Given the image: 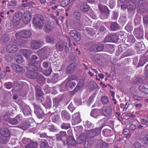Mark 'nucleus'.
Segmentation results:
<instances>
[{
    "label": "nucleus",
    "mask_w": 148,
    "mask_h": 148,
    "mask_svg": "<svg viewBox=\"0 0 148 148\" xmlns=\"http://www.w3.org/2000/svg\"><path fill=\"white\" fill-rule=\"evenodd\" d=\"M32 21L35 27L40 28L44 24V19L43 16L40 14H38L34 16Z\"/></svg>",
    "instance_id": "nucleus-1"
},
{
    "label": "nucleus",
    "mask_w": 148,
    "mask_h": 148,
    "mask_svg": "<svg viewBox=\"0 0 148 148\" xmlns=\"http://www.w3.org/2000/svg\"><path fill=\"white\" fill-rule=\"evenodd\" d=\"M70 42V40L64 42H63L61 41H59L56 44V48L58 50L62 51L64 46L66 50H69V47H70L71 44Z\"/></svg>",
    "instance_id": "nucleus-2"
},
{
    "label": "nucleus",
    "mask_w": 148,
    "mask_h": 148,
    "mask_svg": "<svg viewBox=\"0 0 148 148\" xmlns=\"http://www.w3.org/2000/svg\"><path fill=\"white\" fill-rule=\"evenodd\" d=\"M40 65L38 62L31 61L27 64L26 68L27 70L36 71L40 69Z\"/></svg>",
    "instance_id": "nucleus-3"
},
{
    "label": "nucleus",
    "mask_w": 148,
    "mask_h": 148,
    "mask_svg": "<svg viewBox=\"0 0 148 148\" xmlns=\"http://www.w3.org/2000/svg\"><path fill=\"white\" fill-rule=\"evenodd\" d=\"M36 99L39 102H42L44 100L42 97L44 94L41 88L39 86H36L35 88Z\"/></svg>",
    "instance_id": "nucleus-4"
},
{
    "label": "nucleus",
    "mask_w": 148,
    "mask_h": 148,
    "mask_svg": "<svg viewBox=\"0 0 148 148\" xmlns=\"http://www.w3.org/2000/svg\"><path fill=\"white\" fill-rule=\"evenodd\" d=\"M104 126V125L102 124L99 127L90 130L89 132V136L90 138H93L98 134L100 133L101 130Z\"/></svg>",
    "instance_id": "nucleus-5"
},
{
    "label": "nucleus",
    "mask_w": 148,
    "mask_h": 148,
    "mask_svg": "<svg viewBox=\"0 0 148 148\" xmlns=\"http://www.w3.org/2000/svg\"><path fill=\"white\" fill-rule=\"evenodd\" d=\"M22 116L21 115H17L14 118H11V120H9V123L12 125H16L22 121Z\"/></svg>",
    "instance_id": "nucleus-6"
},
{
    "label": "nucleus",
    "mask_w": 148,
    "mask_h": 148,
    "mask_svg": "<svg viewBox=\"0 0 148 148\" xmlns=\"http://www.w3.org/2000/svg\"><path fill=\"white\" fill-rule=\"evenodd\" d=\"M134 33L136 38L138 39L142 38L143 36V27L140 26L137 28L135 29Z\"/></svg>",
    "instance_id": "nucleus-7"
},
{
    "label": "nucleus",
    "mask_w": 148,
    "mask_h": 148,
    "mask_svg": "<svg viewBox=\"0 0 148 148\" xmlns=\"http://www.w3.org/2000/svg\"><path fill=\"white\" fill-rule=\"evenodd\" d=\"M81 121V119L79 113H75L72 116L71 122L73 125H76L80 123Z\"/></svg>",
    "instance_id": "nucleus-8"
},
{
    "label": "nucleus",
    "mask_w": 148,
    "mask_h": 148,
    "mask_svg": "<svg viewBox=\"0 0 148 148\" xmlns=\"http://www.w3.org/2000/svg\"><path fill=\"white\" fill-rule=\"evenodd\" d=\"M20 37L25 38H30L32 35L30 31L28 29H25L19 31Z\"/></svg>",
    "instance_id": "nucleus-9"
},
{
    "label": "nucleus",
    "mask_w": 148,
    "mask_h": 148,
    "mask_svg": "<svg viewBox=\"0 0 148 148\" xmlns=\"http://www.w3.org/2000/svg\"><path fill=\"white\" fill-rule=\"evenodd\" d=\"M18 47L14 44H9L7 45L6 47V50L7 52L14 53L16 52L18 50Z\"/></svg>",
    "instance_id": "nucleus-10"
},
{
    "label": "nucleus",
    "mask_w": 148,
    "mask_h": 148,
    "mask_svg": "<svg viewBox=\"0 0 148 148\" xmlns=\"http://www.w3.org/2000/svg\"><path fill=\"white\" fill-rule=\"evenodd\" d=\"M70 35L73 37L76 41H79L81 39V36L76 30H71L70 32Z\"/></svg>",
    "instance_id": "nucleus-11"
},
{
    "label": "nucleus",
    "mask_w": 148,
    "mask_h": 148,
    "mask_svg": "<svg viewBox=\"0 0 148 148\" xmlns=\"http://www.w3.org/2000/svg\"><path fill=\"white\" fill-rule=\"evenodd\" d=\"M12 67L16 73L23 74L25 72V69L22 67L18 64H12Z\"/></svg>",
    "instance_id": "nucleus-12"
},
{
    "label": "nucleus",
    "mask_w": 148,
    "mask_h": 148,
    "mask_svg": "<svg viewBox=\"0 0 148 148\" xmlns=\"http://www.w3.org/2000/svg\"><path fill=\"white\" fill-rule=\"evenodd\" d=\"M66 141L67 144L69 146H74L77 144L75 138L71 136H68Z\"/></svg>",
    "instance_id": "nucleus-13"
},
{
    "label": "nucleus",
    "mask_w": 148,
    "mask_h": 148,
    "mask_svg": "<svg viewBox=\"0 0 148 148\" xmlns=\"http://www.w3.org/2000/svg\"><path fill=\"white\" fill-rule=\"evenodd\" d=\"M22 18L23 23L25 24H27L32 18L31 13L29 12L25 13Z\"/></svg>",
    "instance_id": "nucleus-14"
},
{
    "label": "nucleus",
    "mask_w": 148,
    "mask_h": 148,
    "mask_svg": "<svg viewBox=\"0 0 148 148\" xmlns=\"http://www.w3.org/2000/svg\"><path fill=\"white\" fill-rule=\"evenodd\" d=\"M28 70V71L25 74V76L26 77L31 79H34L36 77L38 74L37 73L33 71Z\"/></svg>",
    "instance_id": "nucleus-15"
},
{
    "label": "nucleus",
    "mask_w": 148,
    "mask_h": 148,
    "mask_svg": "<svg viewBox=\"0 0 148 148\" xmlns=\"http://www.w3.org/2000/svg\"><path fill=\"white\" fill-rule=\"evenodd\" d=\"M62 118L63 120H69L71 119V116L65 110L62 111L61 112Z\"/></svg>",
    "instance_id": "nucleus-16"
},
{
    "label": "nucleus",
    "mask_w": 148,
    "mask_h": 148,
    "mask_svg": "<svg viewBox=\"0 0 148 148\" xmlns=\"http://www.w3.org/2000/svg\"><path fill=\"white\" fill-rule=\"evenodd\" d=\"M76 67L75 64L72 63L69 65L66 69V73L67 74L72 73L76 69Z\"/></svg>",
    "instance_id": "nucleus-17"
},
{
    "label": "nucleus",
    "mask_w": 148,
    "mask_h": 148,
    "mask_svg": "<svg viewBox=\"0 0 148 148\" xmlns=\"http://www.w3.org/2000/svg\"><path fill=\"white\" fill-rule=\"evenodd\" d=\"M66 132L61 131L59 133L56 135V140L58 141H62L63 137L66 136Z\"/></svg>",
    "instance_id": "nucleus-18"
},
{
    "label": "nucleus",
    "mask_w": 148,
    "mask_h": 148,
    "mask_svg": "<svg viewBox=\"0 0 148 148\" xmlns=\"http://www.w3.org/2000/svg\"><path fill=\"white\" fill-rule=\"evenodd\" d=\"M126 5L127 8L129 10H134L136 7V4L133 1H129Z\"/></svg>",
    "instance_id": "nucleus-19"
},
{
    "label": "nucleus",
    "mask_w": 148,
    "mask_h": 148,
    "mask_svg": "<svg viewBox=\"0 0 148 148\" xmlns=\"http://www.w3.org/2000/svg\"><path fill=\"white\" fill-rule=\"evenodd\" d=\"M1 134L3 137H8L10 136L9 130L6 128H2L0 130Z\"/></svg>",
    "instance_id": "nucleus-20"
},
{
    "label": "nucleus",
    "mask_w": 148,
    "mask_h": 148,
    "mask_svg": "<svg viewBox=\"0 0 148 148\" xmlns=\"http://www.w3.org/2000/svg\"><path fill=\"white\" fill-rule=\"evenodd\" d=\"M40 148H49V144L46 140L42 139L40 142Z\"/></svg>",
    "instance_id": "nucleus-21"
},
{
    "label": "nucleus",
    "mask_w": 148,
    "mask_h": 148,
    "mask_svg": "<svg viewBox=\"0 0 148 148\" xmlns=\"http://www.w3.org/2000/svg\"><path fill=\"white\" fill-rule=\"evenodd\" d=\"M14 57L16 62L18 64H22L24 61L23 57L18 54H16Z\"/></svg>",
    "instance_id": "nucleus-22"
},
{
    "label": "nucleus",
    "mask_w": 148,
    "mask_h": 148,
    "mask_svg": "<svg viewBox=\"0 0 148 148\" xmlns=\"http://www.w3.org/2000/svg\"><path fill=\"white\" fill-rule=\"evenodd\" d=\"M80 8L82 12H86L89 10L90 7L86 3L84 2L81 5Z\"/></svg>",
    "instance_id": "nucleus-23"
},
{
    "label": "nucleus",
    "mask_w": 148,
    "mask_h": 148,
    "mask_svg": "<svg viewBox=\"0 0 148 148\" xmlns=\"http://www.w3.org/2000/svg\"><path fill=\"white\" fill-rule=\"evenodd\" d=\"M35 113L39 118H42L45 115L42 110L40 108L36 110L35 111Z\"/></svg>",
    "instance_id": "nucleus-24"
},
{
    "label": "nucleus",
    "mask_w": 148,
    "mask_h": 148,
    "mask_svg": "<svg viewBox=\"0 0 148 148\" xmlns=\"http://www.w3.org/2000/svg\"><path fill=\"white\" fill-rule=\"evenodd\" d=\"M30 109L28 106H24L22 109V111L24 115L26 116H29L31 115Z\"/></svg>",
    "instance_id": "nucleus-25"
},
{
    "label": "nucleus",
    "mask_w": 148,
    "mask_h": 148,
    "mask_svg": "<svg viewBox=\"0 0 148 148\" xmlns=\"http://www.w3.org/2000/svg\"><path fill=\"white\" fill-rule=\"evenodd\" d=\"M20 52L26 58L29 57L32 53V51L29 49H21L20 50Z\"/></svg>",
    "instance_id": "nucleus-26"
},
{
    "label": "nucleus",
    "mask_w": 148,
    "mask_h": 148,
    "mask_svg": "<svg viewBox=\"0 0 148 148\" xmlns=\"http://www.w3.org/2000/svg\"><path fill=\"white\" fill-rule=\"evenodd\" d=\"M32 48L34 49H38L40 47V42L37 40H34L31 44Z\"/></svg>",
    "instance_id": "nucleus-27"
},
{
    "label": "nucleus",
    "mask_w": 148,
    "mask_h": 148,
    "mask_svg": "<svg viewBox=\"0 0 148 148\" xmlns=\"http://www.w3.org/2000/svg\"><path fill=\"white\" fill-rule=\"evenodd\" d=\"M46 41L49 43L53 44L55 43L54 38L51 36H47L45 37Z\"/></svg>",
    "instance_id": "nucleus-28"
},
{
    "label": "nucleus",
    "mask_w": 148,
    "mask_h": 148,
    "mask_svg": "<svg viewBox=\"0 0 148 148\" xmlns=\"http://www.w3.org/2000/svg\"><path fill=\"white\" fill-rule=\"evenodd\" d=\"M82 21L83 23L86 26L89 25L91 22L90 20L85 15L83 16Z\"/></svg>",
    "instance_id": "nucleus-29"
},
{
    "label": "nucleus",
    "mask_w": 148,
    "mask_h": 148,
    "mask_svg": "<svg viewBox=\"0 0 148 148\" xmlns=\"http://www.w3.org/2000/svg\"><path fill=\"white\" fill-rule=\"evenodd\" d=\"M99 7L101 13L109 12V10L107 7L105 5H100L99 6Z\"/></svg>",
    "instance_id": "nucleus-30"
},
{
    "label": "nucleus",
    "mask_w": 148,
    "mask_h": 148,
    "mask_svg": "<svg viewBox=\"0 0 148 148\" xmlns=\"http://www.w3.org/2000/svg\"><path fill=\"white\" fill-rule=\"evenodd\" d=\"M38 143L37 142H34L31 140V142L29 145L25 146V148H34L37 146Z\"/></svg>",
    "instance_id": "nucleus-31"
},
{
    "label": "nucleus",
    "mask_w": 148,
    "mask_h": 148,
    "mask_svg": "<svg viewBox=\"0 0 148 148\" xmlns=\"http://www.w3.org/2000/svg\"><path fill=\"white\" fill-rule=\"evenodd\" d=\"M110 28L112 31L118 30L119 29V25L116 22H113L110 25Z\"/></svg>",
    "instance_id": "nucleus-32"
},
{
    "label": "nucleus",
    "mask_w": 148,
    "mask_h": 148,
    "mask_svg": "<svg viewBox=\"0 0 148 148\" xmlns=\"http://www.w3.org/2000/svg\"><path fill=\"white\" fill-rule=\"evenodd\" d=\"M86 139L85 137L84 134H80L77 139V142L79 143H83Z\"/></svg>",
    "instance_id": "nucleus-33"
},
{
    "label": "nucleus",
    "mask_w": 148,
    "mask_h": 148,
    "mask_svg": "<svg viewBox=\"0 0 148 148\" xmlns=\"http://www.w3.org/2000/svg\"><path fill=\"white\" fill-rule=\"evenodd\" d=\"M122 134L124 135H127L125 136L126 138H130L131 136V134L130 132V130L127 128H125L123 129Z\"/></svg>",
    "instance_id": "nucleus-34"
},
{
    "label": "nucleus",
    "mask_w": 148,
    "mask_h": 148,
    "mask_svg": "<svg viewBox=\"0 0 148 148\" xmlns=\"http://www.w3.org/2000/svg\"><path fill=\"white\" fill-rule=\"evenodd\" d=\"M45 28L46 32L49 33L52 30L53 27L50 24L48 23L46 24Z\"/></svg>",
    "instance_id": "nucleus-35"
},
{
    "label": "nucleus",
    "mask_w": 148,
    "mask_h": 148,
    "mask_svg": "<svg viewBox=\"0 0 148 148\" xmlns=\"http://www.w3.org/2000/svg\"><path fill=\"white\" fill-rule=\"evenodd\" d=\"M3 116L4 120L7 121L9 123V120H11V119H10V116L9 113L7 112L4 111L3 112Z\"/></svg>",
    "instance_id": "nucleus-36"
},
{
    "label": "nucleus",
    "mask_w": 148,
    "mask_h": 148,
    "mask_svg": "<svg viewBox=\"0 0 148 148\" xmlns=\"http://www.w3.org/2000/svg\"><path fill=\"white\" fill-rule=\"evenodd\" d=\"M74 18L77 20H80L81 18V14L77 10H75L73 13Z\"/></svg>",
    "instance_id": "nucleus-37"
},
{
    "label": "nucleus",
    "mask_w": 148,
    "mask_h": 148,
    "mask_svg": "<svg viewBox=\"0 0 148 148\" xmlns=\"http://www.w3.org/2000/svg\"><path fill=\"white\" fill-rule=\"evenodd\" d=\"M93 141L92 140H89L86 142L84 145V148H89L91 147L93 144Z\"/></svg>",
    "instance_id": "nucleus-38"
},
{
    "label": "nucleus",
    "mask_w": 148,
    "mask_h": 148,
    "mask_svg": "<svg viewBox=\"0 0 148 148\" xmlns=\"http://www.w3.org/2000/svg\"><path fill=\"white\" fill-rule=\"evenodd\" d=\"M9 140L8 137L2 136L0 138V142L3 144H6L8 143Z\"/></svg>",
    "instance_id": "nucleus-39"
},
{
    "label": "nucleus",
    "mask_w": 148,
    "mask_h": 148,
    "mask_svg": "<svg viewBox=\"0 0 148 148\" xmlns=\"http://www.w3.org/2000/svg\"><path fill=\"white\" fill-rule=\"evenodd\" d=\"M23 16V14L22 12L21 11H18L15 13L13 17L21 20Z\"/></svg>",
    "instance_id": "nucleus-40"
},
{
    "label": "nucleus",
    "mask_w": 148,
    "mask_h": 148,
    "mask_svg": "<svg viewBox=\"0 0 148 148\" xmlns=\"http://www.w3.org/2000/svg\"><path fill=\"white\" fill-rule=\"evenodd\" d=\"M98 114V110L96 109H94L90 112V116L93 117H96Z\"/></svg>",
    "instance_id": "nucleus-41"
},
{
    "label": "nucleus",
    "mask_w": 148,
    "mask_h": 148,
    "mask_svg": "<svg viewBox=\"0 0 148 148\" xmlns=\"http://www.w3.org/2000/svg\"><path fill=\"white\" fill-rule=\"evenodd\" d=\"M60 127L62 129L67 130L71 127V125L69 123H63Z\"/></svg>",
    "instance_id": "nucleus-42"
},
{
    "label": "nucleus",
    "mask_w": 148,
    "mask_h": 148,
    "mask_svg": "<svg viewBox=\"0 0 148 148\" xmlns=\"http://www.w3.org/2000/svg\"><path fill=\"white\" fill-rule=\"evenodd\" d=\"M109 14V12L101 13L100 16V18L102 19H107L108 18Z\"/></svg>",
    "instance_id": "nucleus-43"
},
{
    "label": "nucleus",
    "mask_w": 148,
    "mask_h": 148,
    "mask_svg": "<svg viewBox=\"0 0 148 148\" xmlns=\"http://www.w3.org/2000/svg\"><path fill=\"white\" fill-rule=\"evenodd\" d=\"M147 84L142 85L139 87V89L140 91L146 93L147 91L146 90L147 87Z\"/></svg>",
    "instance_id": "nucleus-44"
},
{
    "label": "nucleus",
    "mask_w": 148,
    "mask_h": 148,
    "mask_svg": "<svg viewBox=\"0 0 148 148\" xmlns=\"http://www.w3.org/2000/svg\"><path fill=\"white\" fill-rule=\"evenodd\" d=\"M101 102L103 104L107 103L109 101L108 97L106 96H103L101 98Z\"/></svg>",
    "instance_id": "nucleus-45"
},
{
    "label": "nucleus",
    "mask_w": 148,
    "mask_h": 148,
    "mask_svg": "<svg viewBox=\"0 0 148 148\" xmlns=\"http://www.w3.org/2000/svg\"><path fill=\"white\" fill-rule=\"evenodd\" d=\"M112 109L109 106H108L104 110V112L106 114V115L108 116L110 115L111 113Z\"/></svg>",
    "instance_id": "nucleus-46"
},
{
    "label": "nucleus",
    "mask_w": 148,
    "mask_h": 148,
    "mask_svg": "<svg viewBox=\"0 0 148 148\" xmlns=\"http://www.w3.org/2000/svg\"><path fill=\"white\" fill-rule=\"evenodd\" d=\"M112 42H115L118 41L119 36L115 34H111Z\"/></svg>",
    "instance_id": "nucleus-47"
},
{
    "label": "nucleus",
    "mask_w": 148,
    "mask_h": 148,
    "mask_svg": "<svg viewBox=\"0 0 148 148\" xmlns=\"http://www.w3.org/2000/svg\"><path fill=\"white\" fill-rule=\"evenodd\" d=\"M31 140L29 138H23L22 140V142L23 145L27 146L29 145V143L31 142Z\"/></svg>",
    "instance_id": "nucleus-48"
},
{
    "label": "nucleus",
    "mask_w": 148,
    "mask_h": 148,
    "mask_svg": "<svg viewBox=\"0 0 148 148\" xmlns=\"http://www.w3.org/2000/svg\"><path fill=\"white\" fill-rule=\"evenodd\" d=\"M84 125L85 128L88 129H90L92 127V124L89 121H87L84 123Z\"/></svg>",
    "instance_id": "nucleus-49"
},
{
    "label": "nucleus",
    "mask_w": 148,
    "mask_h": 148,
    "mask_svg": "<svg viewBox=\"0 0 148 148\" xmlns=\"http://www.w3.org/2000/svg\"><path fill=\"white\" fill-rule=\"evenodd\" d=\"M21 20L16 18L13 17L12 20V24L13 26H16L18 25L19 23Z\"/></svg>",
    "instance_id": "nucleus-50"
},
{
    "label": "nucleus",
    "mask_w": 148,
    "mask_h": 148,
    "mask_svg": "<svg viewBox=\"0 0 148 148\" xmlns=\"http://www.w3.org/2000/svg\"><path fill=\"white\" fill-rule=\"evenodd\" d=\"M97 52L103 50L104 48V45L101 44H96Z\"/></svg>",
    "instance_id": "nucleus-51"
},
{
    "label": "nucleus",
    "mask_w": 148,
    "mask_h": 148,
    "mask_svg": "<svg viewBox=\"0 0 148 148\" xmlns=\"http://www.w3.org/2000/svg\"><path fill=\"white\" fill-rule=\"evenodd\" d=\"M45 79L42 75H40L37 78V81L40 83L45 82Z\"/></svg>",
    "instance_id": "nucleus-52"
},
{
    "label": "nucleus",
    "mask_w": 148,
    "mask_h": 148,
    "mask_svg": "<svg viewBox=\"0 0 148 148\" xmlns=\"http://www.w3.org/2000/svg\"><path fill=\"white\" fill-rule=\"evenodd\" d=\"M52 71L51 68H49L48 70H45L43 71V73L46 76L49 75Z\"/></svg>",
    "instance_id": "nucleus-53"
},
{
    "label": "nucleus",
    "mask_w": 148,
    "mask_h": 148,
    "mask_svg": "<svg viewBox=\"0 0 148 148\" xmlns=\"http://www.w3.org/2000/svg\"><path fill=\"white\" fill-rule=\"evenodd\" d=\"M111 40V34L108 35L105 38L104 41L105 42H112Z\"/></svg>",
    "instance_id": "nucleus-54"
},
{
    "label": "nucleus",
    "mask_w": 148,
    "mask_h": 148,
    "mask_svg": "<svg viewBox=\"0 0 148 148\" xmlns=\"http://www.w3.org/2000/svg\"><path fill=\"white\" fill-rule=\"evenodd\" d=\"M5 59L8 61L10 62L12 61L13 58V56L10 54H8L5 55Z\"/></svg>",
    "instance_id": "nucleus-55"
},
{
    "label": "nucleus",
    "mask_w": 148,
    "mask_h": 148,
    "mask_svg": "<svg viewBox=\"0 0 148 148\" xmlns=\"http://www.w3.org/2000/svg\"><path fill=\"white\" fill-rule=\"evenodd\" d=\"M125 29L128 32H131L133 29L132 26L130 24H127L125 27Z\"/></svg>",
    "instance_id": "nucleus-56"
},
{
    "label": "nucleus",
    "mask_w": 148,
    "mask_h": 148,
    "mask_svg": "<svg viewBox=\"0 0 148 148\" xmlns=\"http://www.w3.org/2000/svg\"><path fill=\"white\" fill-rule=\"evenodd\" d=\"M69 3V0H63L61 2V5L62 6L65 7Z\"/></svg>",
    "instance_id": "nucleus-57"
},
{
    "label": "nucleus",
    "mask_w": 148,
    "mask_h": 148,
    "mask_svg": "<svg viewBox=\"0 0 148 148\" xmlns=\"http://www.w3.org/2000/svg\"><path fill=\"white\" fill-rule=\"evenodd\" d=\"M140 123L142 125H148V120L145 119H142L140 120Z\"/></svg>",
    "instance_id": "nucleus-58"
},
{
    "label": "nucleus",
    "mask_w": 148,
    "mask_h": 148,
    "mask_svg": "<svg viewBox=\"0 0 148 148\" xmlns=\"http://www.w3.org/2000/svg\"><path fill=\"white\" fill-rule=\"evenodd\" d=\"M132 148H141L140 143L138 142H136L134 143L132 146Z\"/></svg>",
    "instance_id": "nucleus-59"
},
{
    "label": "nucleus",
    "mask_w": 148,
    "mask_h": 148,
    "mask_svg": "<svg viewBox=\"0 0 148 148\" xmlns=\"http://www.w3.org/2000/svg\"><path fill=\"white\" fill-rule=\"evenodd\" d=\"M40 137L41 138H49L50 139H53L52 136H48L46 133H43L40 135Z\"/></svg>",
    "instance_id": "nucleus-60"
},
{
    "label": "nucleus",
    "mask_w": 148,
    "mask_h": 148,
    "mask_svg": "<svg viewBox=\"0 0 148 148\" xmlns=\"http://www.w3.org/2000/svg\"><path fill=\"white\" fill-rule=\"evenodd\" d=\"M4 85L5 88L8 89H10L12 87V83L10 82L5 83Z\"/></svg>",
    "instance_id": "nucleus-61"
},
{
    "label": "nucleus",
    "mask_w": 148,
    "mask_h": 148,
    "mask_svg": "<svg viewBox=\"0 0 148 148\" xmlns=\"http://www.w3.org/2000/svg\"><path fill=\"white\" fill-rule=\"evenodd\" d=\"M128 40L132 43H134L135 41V39L132 35H130L129 36Z\"/></svg>",
    "instance_id": "nucleus-62"
},
{
    "label": "nucleus",
    "mask_w": 148,
    "mask_h": 148,
    "mask_svg": "<svg viewBox=\"0 0 148 148\" xmlns=\"http://www.w3.org/2000/svg\"><path fill=\"white\" fill-rule=\"evenodd\" d=\"M47 128L50 131L54 132L56 130L54 126L53 125H49Z\"/></svg>",
    "instance_id": "nucleus-63"
},
{
    "label": "nucleus",
    "mask_w": 148,
    "mask_h": 148,
    "mask_svg": "<svg viewBox=\"0 0 148 148\" xmlns=\"http://www.w3.org/2000/svg\"><path fill=\"white\" fill-rule=\"evenodd\" d=\"M145 144L148 145V134L146 135L143 138Z\"/></svg>",
    "instance_id": "nucleus-64"
}]
</instances>
